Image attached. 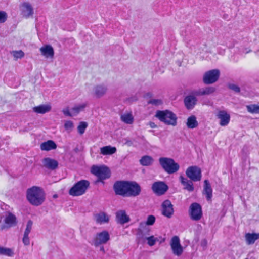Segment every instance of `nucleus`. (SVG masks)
I'll return each mask as SVG.
<instances>
[{"label": "nucleus", "mask_w": 259, "mask_h": 259, "mask_svg": "<svg viewBox=\"0 0 259 259\" xmlns=\"http://www.w3.org/2000/svg\"><path fill=\"white\" fill-rule=\"evenodd\" d=\"M26 198L32 205L38 206L41 205L45 200V194L39 187L33 186L26 191Z\"/></svg>", "instance_id": "1"}, {"label": "nucleus", "mask_w": 259, "mask_h": 259, "mask_svg": "<svg viewBox=\"0 0 259 259\" xmlns=\"http://www.w3.org/2000/svg\"><path fill=\"white\" fill-rule=\"evenodd\" d=\"M155 117L166 125L176 126L177 124V116L169 110H157Z\"/></svg>", "instance_id": "2"}, {"label": "nucleus", "mask_w": 259, "mask_h": 259, "mask_svg": "<svg viewBox=\"0 0 259 259\" xmlns=\"http://www.w3.org/2000/svg\"><path fill=\"white\" fill-rule=\"evenodd\" d=\"M90 182L87 180H81L75 183L69 190V194L75 197L85 193L90 187Z\"/></svg>", "instance_id": "3"}, {"label": "nucleus", "mask_w": 259, "mask_h": 259, "mask_svg": "<svg viewBox=\"0 0 259 259\" xmlns=\"http://www.w3.org/2000/svg\"><path fill=\"white\" fill-rule=\"evenodd\" d=\"M159 162L163 170L168 174H175L179 170V164L172 158L160 157L159 159Z\"/></svg>", "instance_id": "4"}, {"label": "nucleus", "mask_w": 259, "mask_h": 259, "mask_svg": "<svg viewBox=\"0 0 259 259\" xmlns=\"http://www.w3.org/2000/svg\"><path fill=\"white\" fill-rule=\"evenodd\" d=\"M92 174L97 177V182L104 183V180L111 177V171L109 167L105 165H93L91 169Z\"/></svg>", "instance_id": "5"}, {"label": "nucleus", "mask_w": 259, "mask_h": 259, "mask_svg": "<svg viewBox=\"0 0 259 259\" xmlns=\"http://www.w3.org/2000/svg\"><path fill=\"white\" fill-rule=\"evenodd\" d=\"M189 214L192 220H200L203 215L202 206L198 203H192L189 207Z\"/></svg>", "instance_id": "6"}, {"label": "nucleus", "mask_w": 259, "mask_h": 259, "mask_svg": "<svg viewBox=\"0 0 259 259\" xmlns=\"http://www.w3.org/2000/svg\"><path fill=\"white\" fill-rule=\"evenodd\" d=\"M220 76V71L218 69L206 71L203 75V81L205 84H211L217 82Z\"/></svg>", "instance_id": "7"}, {"label": "nucleus", "mask_w": 259, "mask_h": 259, "mask_svg": "<svg viewBox=\"0 0 259 259\" xmlns=\"http://www.w3.org/2000/svg\"><path fill=\"white\" fill-rule=\"evenodd\" d=\"M128 180H118L114 182L113 189L116 195L126 197Z\"/></svg>", "instance_id": "8"}, {"label": "nucleus", "mask_w": 259, "mask_h": 259, "mask_svg": "<svg viewBox=\"0 0 259 259\" xmlns=\"http://www.w3.org/2000/svg\"><path fill=\"white\" fill-rule=\"evenodd\" d=\"M187 177L193 182H198L202 178V171L197 166H191L187 168L186 171Z\"/></svg>", "instance_id": "9"}, {"label": "nucleus", "mask_w": 259, "mask_h": 259, "mask_svg": "<svg viewBox=\"0 0 259 259\" xmlns=\"http://www.w3.org/2000/svg\"><path fill=\"white\" fill-rule=\"evenodd\" d=\"M141 192V187L137 182L128 181L126 191V197H137Z\"/></svg>", "instance_id": "10"}, {"label": "nucleus", "mask_w": 259, "mask_h": 259, "mask_svg": "<svg viewBox=\"0 0 259 259\" xmlns=\"http://www.w3.org/2000/svg\"><path fill=\"white\" fill-rule=\"evenodd\" d=\"M171 249L173 254L178 256L182 255L183 252V248L180 243V240L178 236H174L172 237L170 243Z\"/></svg>", "instance_id": "11"}, {"label": "nucleus", "mask_w": 259, "mask_h": 259, "mask_svg": "<svg viewBox=\"0 0 259 259\" xmlns=\"http://www.w3.org/2000/svg\"><path fill=\"white\" fill-rule=\"evenodd\" d=\"M152 189L157 196H161L164 194L168 190V186L164 182L158 181L152 184Z\"/></svg>", "instance_id": "12"}, {"label": "nucleus", "mask_w": 259, "mask_h": 259, "mask_svg": "<svg viewBox=\"0 0 259 259\" xmlns=\"http://www.w3.org/2000/svg\"><path fill=\"white\" fill-rule=\"evenodd\" d=\"M162 214L168 218H171L174 213L173 205L169 199L164 200L162 204Z\"/></svg>", "instance_id": "13"}, {"label": "nucleus", "mask_w": 259, "mask_h": 259, "mask_svg": "<svg viewBox=\"0 0 259 259\" xmlns=\"http://www.w3.org/2000/svg\"><path fill=\"white\" fill-rule=\"evenodd\" d=\"M110 240V235L108 231H103L96 234L94 239V245L98 246L101 244L106 243Z\"/></svg>", "instance_id": "14"}, {"label": "nucleus", "mask_w": 259, "mask_h": 259, "mask_svg": "<svg viewBox=\"0 0 259 259\" xmlns=\"http://www.w3.org/2000/svg\"><path fill=\"white\" fill-rule=\"evenodd\" d=\"M193 94L187 95L184 98V103L187 110H192L197 104V99L193 93Z\"/></svg>", "instance_id": "15"}, {"label": "nucleus", "mask_w": 259, "mask_h": 259, "mask_svg": "<svg viewBox=\"0 0 259 259\" xmlns=\"http://www.w3.org/2000/svg\"><path fill=\"white\" fill-rule=\"evenodd\" d=\"M42 162L44 166L50 170H54L58 168L59 162L57 160L50 157L44 158Z\"/></svg>", "instance_id": "16"}, {"label": "nucleus", "mask_w": 259, "mask_h": 259, "mask_svg": "<svg viewBox=\"0 0 259 259\" xmlns=\"http://www.w3.org/2000/svg\"><path fill=\"white\" fill-rule=\"evenodd\" d=\"M212 188L208 180L204 181L203 190L202 194L205 195L206 200L211 201L212 197Z\"/></svg>", "instance_id": "17"}, {"label": "nucleus", "mask_w": 259, "mask_h": 259, "mask_svg": "<svg viewBox=\"0 0 259 259\" xmlns=\"http://www.w3.org/2000/svg\"><path fill=\"white\" fill-rule=\"evenodd\" d=\"M217 116L220 119V124L222 126L227 125L230 122V115L225 110L219 111Z\"/></svg>", "instance_id": "18"}, {"label": "nucleus", "mask_w": 259, "mask_h": 259, "mask_svg": "<svg viewBox=\"0 0 259 259\" xmlns=\"http://www.w3.org/2000/svg\"><path fill=\"white\" fill-rule=\"evenodd\" d=\"M180 180L181 184L184 186V189L187 190L189 192H192L194 190L193 181L190 179L188 180L187 178L182 176H180Z\"/></svg>", "instance_id": "19"}, {"label": "nucleus", "mask_w": 259, "mask_h": 259, "mask_svg": "<svg viewBox=\"0 0 259 259\" xmlns=\"http://www.w3.org/2000/svg\"><path fill=\"white\" fill-rule=\"evenodd\" d=\"M117 221L120 224H124L130 222V218L125 210H119L116 213Z\"/></svg>", "instance_id": "20"}, {"label": "nucleus", "mask_w": 259, "mask_h": 259, "mask_svg": "<svg viewBox=\"0 0 259 259\" xmlns=\"http://www.w3.org/2000/svg\"><path fill=\"white\" fill-rule=\"evenodd\" d=\"M51 106L49 104H41L33 108V111L37 114H44L50 112L51 110Z\"/></svg>", "instance_id": "21"}, {"label": "nucleus", "mask_w": 259, "mask_h": 259, "mask_svg": "<svg viewBox=\"0 0 259 259\" xmlns=\"http://www.w3.org/2000/svg\"><path fill=\"white\" fill-rule=\"evenodd\" d=\"M41 55L46 58L53 57L54 55L53 48L50 45H46L40 49Z\"/></svg>", "instance_id": "22"}, {"label": "nucleus", "mask_w": 259, "mask_h": 259, "mask_svg": "<svg viewBox=\"0 0 259 259\" xmlns=\"http://www.w3.org/2000/svg\"><path fill=\"white\" fill-rule=\"evenodd\" d=\"M215 91V88L212 87H207L205 88L200 89L198 90L194 91L193 93L197 96L209 95Z\"/></svg>", "instance_id": "23"}, {"label": "nucleus", "mask_w": 259, "mask_h": 259, "mask_svg": "<svg viewBox=\"0 0 259 259\" xmlns=\"http://www.w3.org/2000/svg\"><path fill=\"white\" fill-rule=\"evenodd\" d=\"M22 14L23 16L28 18L33 14V9L30 4L24 3L22 4Z\"/></svg>", "instance_id": "24"}, {"label": "nucleus", "mask_w": 259, "mask_h": 259, "mask_svg": "<svg viewBox=\"0 0 259 259\" xmlns=\"http://www.w3.org/2000/svg\"><path fill=\"white\" fill-rule=\"evenodd\" d=\"M57 146L56 143L53 140H48L42 143L40 145V149L43 151H50L56 149Z\"/></svg>", "instance_id": "25"}, {"label": "nucleus", "mask_w": 259, "mask_h": 259, "mask_svg": "<svg viewBox=\"0 0 259 259\" xmlns=\"http://www.w3.org/2000/svg\"><path fill=\"white\" fill-rule=\"evenodd\" d=\"M246 243L248 245L253 244L259 239V233H247L245 236Z\"/></svg>", "instance_id": "26"}, {"label": "nucleus", "mask_w": 259, "mask_h": 259, "mask_svg": "<svg viewBox=\"0 0 259 259\" xmlns=\"http://www.w3.org/2000/svg\"><path fill=\"white\" fill-rule=\"evenodd\" d=\"M186 125L189 129L196 128L198 126L196 117L193 115L189 116L187 119Z\"/></svg>", "instance_id": "27"}, {"label": "nucleus", "mask_w": 259, "mask_h": 259, "mask_svg": "<svg viewBox=\"0 0 259 259\" xmlns=\"http://www.w3.org/2000/svg\"><path fill=\"white\" fill-rule=\"evenodd\" d=\"M107 87L103 84L98 85L94 88L95 95L97 98L102 97L106 93Z\"/></svg>", "instance_id": "28"}, {"label": "nucleus", "mask_w": 259, "mask_h": 259, "mask_svg": "<svg viewBox=\"0 0 259 259\" xmlns=\"http://www.w3.org/2000/svg\"><path fill=\"white\" fill-rule=\"evenodd\" d=\"M116 148L111 146H106L100 148V153L103 155H112L116 152Z\"/></svg>", "instance_id": "29"}, {"label": "nucleus", "mask_w": 259, "mask_h": 259, "mask_svg": "<svg viewBox=\"0 0 259 259\" xmlns=\"http://www.w3.org/2000/svg\"><path fill=\"white\" fill-rule=\"evenodd\" d=\"M153 162L154 159L149 155H144L140 160V163L142 166H151L153 164Z\"/></svg>", "instance_id": "30"}, {"label": "nucleus", "mask_w": 259, "mask_h": 259, "mask_svg": "<svg viewBox=\"0 0 259 259\" xmlns=\"http://www.w3.org/2000/svg\"><path fill=\"white\" fill-rule=\"evenodd\" d=\"M4 222L6 224L9 225L10 226H15L17 224V218L16 216L11 212H8L4 220Z\"/></svg>", "instance_id": "31"}, {"label": "nucleus", "mask_w": 259, "mask_h": 259, "mask_svg": "<svg viewBox=\"0 0 259 259\" xmlns=\"http://www.w3.org/2000/svg\"><path fill=\"white\" fill-rule=\"evenodd\" d=\"M96 222L98 223H108L109 218L107 215L104 212L99 213L96 215Z\"/></svg>", "instance_id": "32"}, {"label": "nucleus", "mask_w": 259, "mask_h": 259, "mask_svg": "<svg viewBox=\"0 0 259 259\" xmlns=\"http://www.w3.org/2000/svg\"><path fill=\"white\" fill-rule=\"evenodd\" d=\"M86 106V104H82L76 105L72 108L71 111L72 113V115L76 116L78 115L80 111H83L84 109Z\"/></svg>", "instance_id": "33"}, {"label": "nucleus", "mask_w": 259, "mask_h": 259, "mask_svg": "<svg viewBox=\"0 0 259 259\" xmlns=\"http://www.w3.org/2000/svg\"><path fill=\"white\" fill-rule=\"evenodd\" d=\"M0 255L11 257L13 256L14 252L11 248L0 246Z\"/></svg>", "instance_id": "34"}, {"label": "nucleus", "mask_w": 259, "mask_h": 259, "mask_svg": "<svg viewBox=\"0 0 259 259\" xmlns=\"http://www.w3.org/2000/svg\"><path fill=\"white\" fill-rule=\"evenodd\" d=\"M121 120L126 124H132L134 121V118L131 113L123 114L121 116Z\"/></svg>", "instance_id": "35"}, {"label": "nucleus", "mask_w": 259, "mask_h": 259, "mask_svg": "<svg viewBox=\"0 0 259 259\" xmlns=\"http://www.w3.org/2000/svg\"><path fill=\"white\" fill-rule=\"evenodd\" d=\"M155 220H156L155 217L154 215H148L145 223H140V227H142V226L144 224L148 225V226L153 225L155 222Z\"/></svg>", "instance_id": "36"}, {"label": "nucleus", "mask_w": 259, "mask_h": 259, "mask_svg": "<svg viewBox=\"0 0 259 259\" xmlns=\"http://www.w3.org/2000/svg\"><path fill=\"white\" fill-rule=\"evenodd\" d=\"M87 127L88 123L86 122L81 121L77 127L78 132L80 135L83 134L84 133L85 130L87 128Z\"/></svg>", "instance_id": "37"}, {"label": "nucleus", "mask_w": 259, "mask_h": 259, "mask_svg": "<svg viewBox=\"0 0 259 259\" xmlns=\"http://www.w3.org/2000/svg\"><path fill=\"white\" fill-rule=\"evenodd\" d=\"M247 111L251 113H259V105H250L247 106Z\"/></svg>", "instance_id": "38"}, {"label": "nucleus", "mask_w": 259, "mask_h": 259, "mask_svg": "<svg viewBox=\"0 0 259 259\" xmlns=\"http://www.w3.org/2000/svg\"><path fill=\"white\" fill-rule=\"evenodd\" d=\"M145 238H144V234L141 229H138L136 233V240L138 243H140Z\"/></svg>", "instance_id": "39"}, {"label": "nucleus", "mask_w": 259, "mask_h": 259, "mask_svg": "<svg viewBox=\"0 0 259 259\" xmlns=\"http://www.w3.org/2000/svg\"><path fill=\"white\" fill-rule=\"evenodd\" d=\"M145 239L147 240V244L150 246H154L156 242L158 241L157 238H155L154 236L153 235L150 237H145Z\"/></svg>", "instance_id": "40"}, {"label": "nucleus", "mask_w": 259, "mask_h": 259, "mask_svg": "<svg viewBox=\"0 0 259 259\" xmlns=\"http://www.w3.org/2000/svg\"><path fill=\"white\" fill-rule=\"evenodd\" d=\"M228 88L230 90L233 91L235 93H239L241 91L240 88L238 85L234 83H228Z\"/></svg>", "instance_id": "41"}, {"label": "nucleus", "mask_w": 259, "mask_h": 259, "mask_svg": "<svg viewBox=\"0 0 259 259\" xmlns=\"http://www.w3.org/2000/svg\"><path fill=\"white\" fill-rule=\"evenodd\" d=\"M163 103L162 100L161 99H151L148 101V104H152L155 106H159Z\"/></svg>", "instance_id": "42"}, {"label": "nucleus", "mask_w": 259, "mask_h": 259, "mask_svg": "<svg viewBox=\"0 0 259 259\" xmlns=\"http://www.w3.org/2000/svg\"><path fill=\"white\" fill-rule=\"evenodd\" d=\"M32 224H33V222L31 220H30L27 222V225H26V228L24 231V234H27V235L29 234V233L31 230V229H32Z\"/></svg>", "instance_id": "43"}, {"label": "nucleus", "mask_w": 259, "mask_h": 259, "mask_svg": "<svg viewBox=\"0 0 259 259\" xmlns=\"http://www.w3.org/2000/svg\"><path fill=\"white\" fill-rule=\"evenodd\" d=\"M13 55L16 58H22L24 56V53L22 50L14 51Z\"/></svg>", "instance_id": "44"}, {"label": "nucleus", "mask_w": 259, "mask_h": 259, "mask_svg": "<svg viewBox=\"0 0 259 259\" xmlns=\"http://www.w3.org/2000/svg\"><path fill=\"white\" fill-rule=\"evenodd\" d=\"M7 18V13L2 11H0V23H4Z\"/></svg>", "instance_id": "45"}, {"label": "nucleus", "mask_w": 259, "mask_h": 259, "mask_svg": "<svg viewBox=\"0 0 259 259\" xmlns=\"http://www.w3.org/2000/svg\"><path fill=\"white\" fill-rule=\"evenodd\" d=\"M65 130H68L72 129L73 127V122L72 121H66L64 125Z\"/></svg>", "instance_id": "46"}, {"label": "nucleus", "mask_w": 259, "mask_h": 259, "mask_svg": "<svg viewBox=\"0 0 259 259\" xmlns=\"http://www.w3.org/2000/svg\"><path fill=\"white\" fill-rule=\"evenodd\" d=\"M62 112L63 113L64 115L66 116L72 117L73 116L72 112H71L69 111V107H67L65 109H63L62 110Z\"/></svg>", "instance_id": "47"}, {"label": "nucleus", "mask_w": 259, "mask_h": 259, "mask_svg": "<svg viewBox=\"0 0 259 259\" xmlns=\"http://www.w3.org/2000/svg\"><path fill=\"white\" fill-rule=\"evenodd\" d=\"M23 242L25 245H28L30 244L29 235L24 234L23 238Z\"/></svg>", "instance_id": "48"}, {"label": "nucleus", "mask_w": 259, "mask_h": 259, "mask_svg": "<svg viewBox=\"0 0 259 259\" xmlns=\"http://www.w3.org/2000/svg\"><path fill=\"white\" fill-rule=\"evenodd\" d=\"M148 125L151 127V128H156L157 127V125L153 122L150 121L149 122Z\"/></svg>", "instance_id": "49"}, {"label": "nucleus", "mask_w": 259, "mask_h": 259, "mask_svg": "<svg viewBox=\"0 0 259 259\" xmlns=\"http://www.w3.org/2000/svg\"><path fill=\"white\" fill-rule=\"evenodd\" d=\"M207 240L206 239H203L202 240L201 245L202 247H205L207 245Z\"/></svg>", "instance_id": "50"}, {"label": "nucleus", "mask_w": 259, "mask_h": 259, "mask_svg": "<svg viewBox=\"0 0 259 259\" xmlns=\"http://www.w3.org/2000/svg\"><path fill=\"white\" fill-rule=\"evenodd\" d=\"M100 250L101 251H102L103 253H105V249H104V246H102L100 247Z\"/></svg>", "instance_id": "51"}, {"label": "nucleus", "mask_w": 259, "mask_h": 259, "mask_svg": "<svg viewBox=\"0 0 259 259\" xmlns=\"http://www.w3.org/2000/svg\"><path fill=\"white\" fill-rule=\"evenodd\" d=\"M146 96L148 97H151L152 96V94L150 92H148L146 93Z\"/></svg>", "instance_id": "52"}, {"label": "nucleus", "mask_w": 259, "mask_h": 259, "mask_svg": "<svg viewBox=\"0 0 259 259\" xmlns=\"http://www.w3.org/2000/svg\"><path fill=\"white\" fill-rule=\"evenodd\" d=\"M74 151L75 152L77 153L78 152L79 149L77 147H76L75 148H74Z\"/></svg>", "instance_id": "53"}, {"label": "nucleus", "mask_w": 259, "mask_h": 259, "mask_svg": "<svg viewBox=\"0 0 259 259\" xmlns=\"http://www.w3.org/2000/svg\"><path fill=\"white\" fill-rule=\"evenodd\" d=\"M57 197H58L57 194H55V195H53V197L54 198H57Z\"/></svg>", "instance_id": "54"}, {"label": "nucleus", "mask_w": 259, "mask_h": 259, "mask_svg": "<svg viewBox=\"0 0 259 259\" xmlns=\"http://www.w3.org/2000/svg\"><path fill=\"white\" fill-rule=\"evenodd\" d=\"M245 259H248V258H245Z\"/></svg>", "instance_id": "55"}]
</instances>
